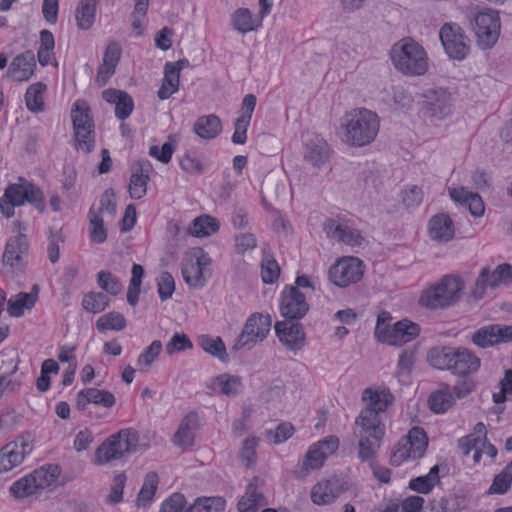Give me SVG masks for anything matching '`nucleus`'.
<instances>
[{"label":"nucleus","instance_id":"obj_1","mask_svg":"<svg viewBox=\"0 0 512 512\" xmlns=\"http://www.w3.org/2000/svg\"><path fill=\"white\" fill-rule=\"evenodd\" d=\"M362 400L368 404L355 419V434L362 440L363 449L373 450L385 434V425L380 413L385 412L392 404L394 396L389 390L366 388L362 393Z\"/></svg>","mask_w":512,"mask_h":512},{"label":"nucleus","instance_id":"obj_2","mask_svg":"<svg viewBox=\"0 0 512 512\" xmlns=\"http://www.w3.org/2000/svg\"><path fill=\"white\" fill-rule=\"evenodd\" d=\"M380 128L378 115L366 108H355L342 118L340 129L342 140L354 147H363L372 143Z\"/></svg>","mask_w":512,"mask_h":512},{"label":"nucleus","instance_id":"obj_3","mask_svg":"<svg viewBox=\"0 0 512 512\" xmlns=\"http://www.w3.org/2000/svg\"><path fill=\"white\" fill-rule=\"evenodd\" d=\"M464 287L459 276L445 275L440 282L422 292L419 304L429 309L447 308L459 301Z\"/></svg>","mask_w":512,"mask_h":512},{"label":"nucleus","instance_id":"obj_4","mask_svg":"<svg viewBox=\"0 0 512 512\" xmlns=\"http://www.w3.org/2000/svg\"><path fill=\"white\" fill-rule=\"evenodd\" d=\"M391 59L395 68L406 75H423L428 69L424 48L410 38L403 39L393 46Z\"/></svg>","mask_w":512,"mask_h":512},{"label":"nucleus","instance_id":"obj_5","mask_svg":"<svg viewBox=\"0 0 512 512\" xmlns=\"http://www.w3.org/2000/svg\"><path fill=\"white\" fill-rule=\"evenodd\" d=\"M139 434L133 428L122 429L107 438L96 450V463L106 464L136 451Z\"/></svg>","mask_w":512,"mask_h":512},{"label":"nucleus","instance_id":"obj_6","mask_svg":"<svg viewBox=\"0 0 512 512\" xmlns=\"http://www.w3.org/2000/svg\"><path fill=\"white\" fill-rule=\"evenodd\" d=\"M75 148L90 153L95 146L94 122L84 101H76L71 111Z\"/></svg>","mask_w":512,"mask_h":512},{"label":"nucleus","instance_id":"obj_7","mask_svg":"<svg viewBox=\"0 0 512 512\" xmlns=\"http://www.w3.org/2000/svg\"><path fill=\"white\" fill-rule=\"evenodd\" d=\"M271 325L272 319L270 315L253 313L246 320L242 332L232 346V350L238 351L242 348L251 349L256 343L262 342L270 332Z\"/></svg>","mask_w":512,"mask_h":512},{"label":"nucleus","instance_id":"obj_8","mask_svg":"<svg viewBox=\"0 0 512 512\" xmlns=\"http://www.w3.org/2000/svg\"><path fill=\"white\" fill-rule=\"evenodd\" d=\"M471 25L477 36L478 45L482 49H488L495 45L501 28L497 11L487 10L477 13Z\"/></svg>","mask_w":512,"mask_h":512},{"label":"nucleus","instance_id":"obj_9","mask_svg":"<svg viewBox=\"0 0 512 512\" xmlns=\"http://www.w3.org/2000/svg\"><path fill=\"white\" fill-rule=\"evenodd\" d=\"M510 282H512V266L510 264H500L493 271L486 266L480 270L471 295L479 300L484 297L488 287L496 288L500 284H509Z\"/></svg>","mask_w":512,"mask_h":512},{"label":"nucleus","instance_id":"obj_10","mask_svg":"<svg viewBox=\"0 0 512 512\" xmlns=\"http://www.w3.org/2000/svg\"><path fill=\"white\" fill-rule=\"evenodd\" d=\"M362 261L356 257H344L329 269L330 281L338 287H347L363 277Z\"/></svg>","mask_w":512,"mask_h":512},{"label":"nucleus","instance_id":"obj_11","mask_svg":"<svg viewBox=\"0 0 512 512\" xmlns=\"http://www.w3.org/2000/svg\"><path fill=\"white\" fill-rule=\"evenodd\" d=\"M424 115L443 120L452 114L454 99L450 92L443 88L429 89L424 93Z\"/></svg>","mask_w":512,"mask_h":512},{"label":"nucleus","instance_id":"obj_12","mask_svg":"<svg viewBox=\"0 0 512 512\" xmlns=\"http://www.w3.org/2000/svg\"><path fill=\"white\" fill-rule=\"evenodd\" d=\"M309 311L306 296L297 287L285 286L281 293L280 313L284 320H300Z\"/></svg>","mask_w":512,"mask_h":512},{"label":"nucleus","instance_id":"obj_13","mask_svg":"<svg viewBox=\"0 0 512 512\" xmlns=\"http://www.w3.org/2000/svg\"><path fill=\"white\" fill-rule=\"evenodd\" d=\"M439 37L447 55L454 60H463L468 52L469 46L462 28L458 24H444L439 32Z\"/></svg>","mask_w":512,"mask_h":512},{"label":"nucleus","instance_id":"obj_14","mask_svg":"<svg viewBox=\"0 0 512 512\" xmlns=\"http://www.w3.org/2000/svg\"><path fill=\"white\" fill-rule=\"evenodd\" d=\"M427 445L428 441L424 429L413 427L409 431L405 443L392 454L391 463L398 466L404 460L420 458L424 454Z\"/></svg>","mask_w":512,"mask_h":512},{"label":"nucleus","instance_id":"obj_15","mask_svg":"<svg viewBox=\"0 0 512 512\" xmlns=\"http://www.w3.org/2000/svg\"><path fill=\"white\" fill-rule=\"evenodd\" d=\"M474 345L489 348L512 341V325L489 324L477 329L471 336Z\"/></svg>","mask_w":512,"mask_h":512},{"label":"nucleus","instance_id":"obj_16","mask_svg":"<svg viewBox=\"0 0 512 512\" xmlns=\"http://www.w3.org/2000/svg\"><path fill=\"white\" fill-rule=\"evenodd\" d=\"M3 196L17 206L27 201L40 212L44 211L45 208L42 191L36 185L27 181L22 184L9 185Z\"/></svg>","mask_w":512,"mask_h":512},{"label":"nucleus","instance_id":"obj_17","mask_svg":"<svg viewBox=\"0 0 512 512\" xmlns=\"http://www.w3.org/2000/svg\"><path fill=\"white\" fill-rule=\"evenodd\" d=\"M420 333V326L408 319H402L382 332L378 341L393 346H401L415 339Z\"/></svg>","mask_w":512,"mask_h":512},{"label":"nucleus","instance_id":"obj_18","mask_svg":"<svg viewBox=\"0 0 512 512\" xmlns=\"http://www.w3.org/2000/svg\"><path fill=\"white\" fill-rule=\"evenodd\" d=\"M279 341L288 349L298 351L305 345V333L299 320H282L275 324Z\"/></svg>","mask_w":512,"mask_h":512},{"label":"nucleus","instance_id":"obj_19","mask_svg":"<svg viewBox=\"0 0 512 512\" xmlns=\"http://www.w3.org/2000/svg\"><path fill=\"white\" fill-rule=\"evenodd\" d=\"M29 243L27 236L20 233L11 237L5 246L2 262L5 268L9 267L11 273L21 271L24 267L23 256L28 253Z\"/></svg>","mask_w":512,"mask_h":512},{"label":"nucleus","instance_id":"obj_20","mask_svg":"<svg viewBox=\"0 0 512 512\" xmlns=\"http://www.w3.org/2000/svg\"><path fill=\"white\" fill-rule=\"evenodd\" d=\"M153 170L151 162L147 159L135 161L131 166L129 193L131 198L139 200L147 193V184Z\"/></svg>","mask_w":512,"mask_h":512},{"label":"nucleus","instance_id":"obj_21","mask_svg":"<svg viewBox=\"0 0 512 512\" xmlns=\"http://www.w3.org/2000/svg\"><path fill=\"white\" fill-rule=\"evenodd\" d=\"M338 447L339 439L336 436H329L312 445L306 453L303 468L305 470L320 468L326 458L334 453Z\"/></svg>","mask_w":512,"mask_h":512},{"label":"nucleus","instance_id":"obj_22","mask_svg":"<svg viewBox=\"0 0 512 512\" xmlns=\"http://www.w3.org/2000/svg\"><path fill=\"white\" fill-rule=\"evenodd\" d=\"M330 157V147L326 140L314 135L306 140L303 150L304 160L313 167L320 168Z\"/></svg>","mask_w":512,"mask_h":512},{"label":"nucleus","instance_id":"obj_23","mask_svg":"<svg viewBox=\"0 0 512 512\" xmlns=\"http://www.w3.org/2000/svg\"><path fill=\"white\" fill-rule=\"evenodd\" d=\"M35 69V55L31 50H26L12 60L7 70V76L11 77L13 81L23 82L34 75Z\"/></svg>","mask_w":512,"mask_h":512},{"label":"nucleus","instance_id":"obj_24","mask_svg":"<svg viewBox=\"0 0 512 512\" xmlns=\"http://www.w3.org/2000/svg\"><path fill=\"white\" fill-rule=\"evenodd\" d=\"M89 403L100 405L104 408H112L116 403V398L108 390L86 388L79 391L76 398L77 409L84 411Z\"/></svg>","mask_w":512,"mask_h":512},{"label":"nucleus","instance_id":"obj_25","mask_svg":"<svg viewBox=\"0 0 512 512\" xmlns=\"http://www.w3.org/2000/svg\"><path fill=\"white\" fill-rule=\"evenodd\" d=\"M481 360L466 347H456L451 373L468 376L480 369Z\"/></svg>","mask_w":512,"mask_h":512},{"label":"nucleus","instance_id":"obj_26","mask_svg":"<svg viewBox=\"0 0 512 512\" xmlns=\"http://www.w3.org/2000/svg\"><path fill=\"white\" fill-rule=\"evenodd\" d=\"M102 98L115 105V116L119 120L127 119L134 109L133 98L126 91L109 88L102 92Z\"/></svg>","mask_w":512,"mask_h":512},{"label":"nucleus","instance_id":"obj_27","mask_svg":"<svg viewBox=\"0 0 512 512\" xmlns=\"http://www.w3.org/2000/svg\"><path fill=\"white\" fill-rule=\"evenodd\" d=\"M448 192L450 197L467 208L472 216L480 217L483 215L485 207L479 194L473 193L465 187L449 188Z\"/></svg>","mask_w":512,"mask_h":512},{"label":"nucleus","instance_id":"obj_28","mask_svg":"<svg viewBox=\"0 0 512 512\" xmlns=\"http://www.w3.org/2000/svg\"><path fill=\"white\" fill-rule=\"evenodd\" d=\"M28 444L23 442L21 447L17 443H8L0 450V473L8 472L24 460Z\"/></svg>","mask_w":512,"mask_h":512},{"label":"nucleus","instance_id":"obj_29","mask_svg":"<svg viewBox=\"0 0 512 512\" xmlns=\"http://www.w3.org/2000/svg\"><path fill=\"white\" fill-rule=\"evenodd\" d=\"M181 62H167L164 66V78L157 92L159 99L166 100L179 89Z\"/></svg>","mask_w":512,"mask_h":512},{"label":"nucleus","instance_id":"obj_30","mask_svg":"<svg viewBox=\"0 0 512 512\" xmlns=\"http://www.w3.org/2000/svg\"><path fill=\"white\" fill-rule=\"evenodd\" d=\"M199 415L195 411L189 412L181 420L178 430L174 434V444L181 447H190L194 443L193 430L198 427Z\"/></svg>","mask_w":512,"mask_h":512},{"label":"nucleus","instance_id":"obj_31","mask_svg":"<svg viewBox=\"0 0 512 512\" xmlns=\"http://www.w3.org/2000/svg\"><path fill=\"white\" fill-rule=\"evenodd\" d=\"M382 441L377 442V446L373 450H365L362 448V440L358 441V457L362 462H367L373 471V475L381 483H389L391 479L390 469L380 466L376 461L377 452L381 446Z\"/></svg>","mask_w":512,"mask_h":512},{"label":"nucleus","instance_id":"obj_32","mask_svg":"<svg viewBox=\"0 0 512 512\" xmlns=\"http://www.w3.org/2000/svg\"><path fill=\"white\" fill-rule=\"evenodd\" d=\"M241 385V377L224 373L213 377L210 382L207 383V388L228 397H235L239 393Z\"/></svg>","mask_w":512,"mask_h":512},{"label":"nucleus","instance_id":"obj_33","mask_svg":"<svg viewBox=\"0 0 512 512\" xmlns=\"http://www.w3.org/2000/svg\"><path fill=\"white\" fill-rule=\"evenodd\" d=\"M430 237L437 241L447 242L454 236V225L447 214H438L429 221Z\"/></svg>","mask_w":512,"mask_h":512},{"label":"nucleus","instance_id":"obj_34","mask_svg":"<svg viewBox=\"0 0 512 512\" xmlns=\"http://www.w3.org/2000/svg\"><path fill=\"white\" fill-rule=\"evenodd\" d=\"M455 350L456 347L451 346L432 347L427 353V361L436 369L448 370L451 372Z\"/></svg>","mask_w":512,"mask_h":512},{"label":"nucleus","instance_id":"obj_35","mask_svg":"<svg viewBox=\"0 0 512 512\" xmlns=\"http://www.w3.org/2000/svg\"><path fill=\"white\" fill-rule=\"evenodd\" d=\"M193 131L202 139H214L221 133L222 123L220 118L214 114L204 115L196 120Z\"/></svg>","mask_w":512,"mask_h":512},{"label":"nucleus","instance_id":"obj_36","mask_svg":"<svg viewBox=\"0 0 512 512\" xmlns=\"http://www.w3.org/2000/svg\"><path fill=\"white\" fill-rule=\"evenodd\" d=\"M38 286L34 285L30 293L21 292L15 299L10 298L7 301V312L12 317H21L25 309L34 307L37 301Z\"/></svg>","mask_w":512,"mask_h":512},{"label":"nucleus","instance_id":"obj_37","mask_svg":"<svg viewBox=\"0 0 512 512\" xmlns=\"http://www.w3.org/2000/svg\"><path fill=\"white\" fill-rule=\"evenodd\" d=\"M430 409L434 413H444L455 403V397L449 385L441 384L440 388L432 392L428 399Z\"/></svg>","mask_w":512,"mask_h":512},{"label":"nucleus","instance_id":"obj_38","mask_svg":"<svg viewBox=\"0 0 512 512\" xmlns=\"http://www.w3.org/2000/svg\"><path fill=\"white\" fill-rule=\"evenodd\" d=\"M99 1L100 0H80L75 14L78 28L88 30L92 27L95 20L96 5Z\"/></svg>","mask_w":512,"mask_h":512},{"label":"nucleus","instance_id":"obj_39","mask_svg":"<svg viewBox=\"0 0 512 512\" xmlns=\"http://www.w3.org/2000/svg\"><path fill=\"white\" fill-rule=\"evenodd\" d=\"M219 230L218 221L209 215H203L193 220L188 231L196 237H206L216 233Z\"/></svg>","mask_w":512,"mask_h":512},{"label":"nucleus","instance_id":"obj_40","mask_svg":"<svg viewBox=\"0 0 512 512\" xmlns=\"http://www.w3.org/2000/svg\"><path fill=\"white\" fill-rule=\"evenodd\" d=\"M199 345L206 353L216 357L220 361H229L225 343L220 337L202 335L199 339Z\"/></svg>","mask_w":512,"mask_h":512},{"label":"nucleus","instance_id":"obj_41","mask_svg":"<svg viewBox=\"0 0 512 512\" xmlns=\"http://www.w3.org/2000/svg\"><path fill=\"white\" fill-rule=\"evenodd\" d=\"M46 85L42 82H37L30 85L25 94V101L27 108L33 112L38 113L44 109V92Z\"/></svg>","mask_w":512,"mask_h":512},{"label":"nucleus","instance_id":"obj_42","mask_svg":"<svg viewBox=\"0 0 512 512\" xmlns=\"http://www.w3.org/2000/svg\"><path fill=\"white\" fill-rule=\"evenodd\" d=\"M39 489L49 488L58 480L60 467L58 465L43 466L31 473Z\"/></svg>","mask_w":512,"mask_h":512},{"label":"nucleus","instance_id":"obj_43","mask_svg":"<svg viewBox=\"0 0 512 512\" xmlns=\"http://www.w3.org/2000/svg\"><path fill=\"white\" fill-rule=\"evenodd\" d=\"M437 483H439V467L435 465L428 474L412 479L409 482V488L418 493L427 494Z\"/></svg>","mask_w":512,"mask_h":512},{"label":"nucleus","instance_id":"obj_44","mask_svg":"<svg viewBox=\"0 0 512 512\" xmlns=\"http://www.w3.org/2000/svg\"><path fill=\"white\" fill-rule=\"evenodd\" d=\"M181 272L184 281L192 288H202L206 283L203 270L192 259L182 264Z\"/></svg>","mask_w":512,"mask_h":512},{"label":"nucleus","instance_id":"obj_45","mask_svg":"<svg viewBox=\"0 0 512 512\" xmlns=\"http://www.w3.org/2000/svg\"><path fill=\"white\" fill-rule=\"evenodd\" d=\"M89 236L92 242L100 244L107 239V230L104 227L103 218L94 208H90L89 213Z\"/></svg>","mask_w":512,"mask_h":512},{"label":"nucleus","instance_id":"obj_46","mask_svg":"<svg viewBox=\"0 0 512 512\" xmlns=\"http://www.w3.org/2000/svg\"><path fill=\"white\" fill-rule=\"evenodd\" d=\"M226 501L223 497H202L190 506V512H224Z\"/></svg>","mask_w":512,"mask_h":512},{"label":"nucleus","instance_id":"obj_47","mask_svg":"<svg viewBox=\"0 0 512 512\" xmlns=\"http://www.w3.org/2000/svg\"><path fill=\"white\" fill-rule=\"evenodd\" d=\"M158 486V475L155 472L146 474L144 483L138 493L137 502L138 506H146L150 503L156 493Z\"/></svg>","mask_w":512,"mask_h":512},{"label":"nucleus","instance_id":"obj_48","mask_svg":"<svg viewBox=\"0 0 512 512\" xmlns=\"http://www.w3.org/2000/svg\"><path fill=\"white\" fill-rule=\"evenodd\" d=\"M231 22L234 29L243 34L256 28L252 13L248 8H238L232 14Z\"/></svg>","mask_w":512,"mask_h":512},{"label":"nucleus","instance_id":"obj_49","mask_svg":"<svg viewBox=\"0 0 512 512\" xmlns=\"http://www.w3.org/2000/svg\"><path fill=\"white\" fill-rule=\"evenodd\" d=\"M96 327L99 331H121L126 327V319L124 315L119 312H109L98 318Z\"/></svg>","mask_w":512,"mask_h":512},{"label":"nucleus","instance_id":"obj_50","mask_svg":"<svg viewBox=\"0 0 512 512\" xmlns=\"http://www.w3.org/2000/svg\"><path fill=\"white\" fill-rule=\"evenodd\" d=\"M109 298L102 292L87 293L82 301L83 308L91 313H100L109 306Z\"/></svg>","mask_w":512,"mask_h":512},{"label":"nucleus","instance_id":"obj_51","mask_svg":"<svg viewBox=\"0 0 512 512\" xmlns=\"http://www.w3.org/2000/svg\"><path fill=\"white\" fill-rule=\"evenodd\" d=\"M163 349L162 342L160 340H154L152 343L145 348V350L139 355L137 364L140 366L141 371H147L158 358Z\"/></svg>","mask_w":512,"mask_h":512},{"label":"nucleus","instance_id":"obj_52","mask_svg":"<svg viewBox=\"0 0 512 512\" xmlns=\"http://www.w3.org/2000/svg\"><path fill=\"white\" fill-rule=\"evenodd\" d=\"M37 490H39V488L31 474L14 482L10 487V493L16 498L27 497L34 494Z\"/></svg>","mask_w":512,"mask_h":512},{"label":"nucleus","instance_id":"obj_53","mask_svg":"<svg viewBox=\"0 0 512 512\" xmlns=\"http://www.w3.org/2000/svg\"><path fill=\"white\" fill-rule=\"evenodd\" d=\"M262 198L264 202L278 200L285 192V186L280 184L273 176H268L262 183Z\"/></svg>","mask_w":512,"mask_h":512},{"label":"nucleus","instance_id":"obj_54","mask_svg":"<svg viewBox=\"0 0 512 512\" xmlns=\"http://www.w3.org/2000/svg\"><path fill=\"white\" fill-rule=\"evenodd\" d=\"M512 473L505 467L499 474H497L488 489V494H505L511 487Z\"/></svg>","mask_w":512,"mask_h":512},{"label":"nucleus","instance_id":"obj_55","mask_svg":"<svg viewBox=\"0 0 512 512\" xmlns=\"http://www.w3.org/2000/svg\"><path fill=\"white\" fill-rule=\"evenodd\" d=\"M97 283L99 287L107 293L116 296L122 290V285L119 280L108 271H100L97 274Z\"/></svg>","mask_w":512,"mask_h":512},{"label":"nucleus","instance_id":"obj_56","mask_svg":"<svg viewBox=\"0 0 512 512\" xmlns=\"http://www.w3.org/2000/svg\"><path fill=\"white\" fill-rule=\"evenodd\" d=\"M335 495L328 483H318L311 490V500L316 505H325L333 502Z\"/></svg>","mask_w":512,"mask_h":512},{"label":"nucleus","instance_id":"obj_57","mask_svg":"<svg viewBox=\"0 0 512 512\" xmlns=\"http://www.w3.org/2000/svg\"><path fill=\"white\" fill-rule=\"evenodd\" d=\"M186 499L181 493H173L161 504L159 512H190Z\"/></svg>","mask_w":512,"mask_h":512},{"label":"nucleus","instance_id":"obj_58","mask_svg":"<svg viewBox=\"0 0 512 512\" xmlns=\"http://www.w3.org/2000/svg\"><path fill=\"white\" fill-rule=\"evenodd\" d=\"M157 291L162 301H166L172 297L175 291V281L169 272L164 271L157 278Z\"/></svg>","mask_w":512,"mask_h":512},{"label":"nucleus","instance_id":"obj_59","mask_svg":"<svg viewBox=\"0 0 512 512\" xmlns=\"http://www.w3.org/2000/svg\"><path fill=\"white\" fill-rule=\"evenodd\" d=\"M257 445L258 439L256 437H248L243 441L240 449V458L246 467H250L256 462Z\"/></svg>","mask_w":512,"mask_h":512},{"label":"nucleus","instance_id":"obj_60","mask_svg":"<svg viewBox=\"0 0 512 512\" xmlns=\"http://www.w3.org/2000/svg\"><path fill=\"white\" fill-rule=\"evenodd\" d=\"M193 343L184 333H175L170 341L166 344V352L168 355L182 352L186 349H192Z\"/></svg>","mask_w":512,"mask_h":512},{"label":"nucleus","instance_id":"obj_61","mask_svg":"<svg viewBox=\"0 0 512 512\" xmlns=\"http://www.w3.org/2000/svg\"><path fill=\"white\" fill-rule=\"evenodd\" d=\"M279 275L280 267L275 259L271 258L262 262L261 276L264 283L273 284L277 281Z\"/></svg>","mask_w":512,"mask_h":512},{"label":"nucleus","instance_id":"obj_62","mask_svg":"<svg viewBox=\"0 0 512 512\" xmlns=\"http://www.w3.org/2000/svg\"><path fill=\"white\" fill-rule=\"evenodd\" d=\"M500 391L493 393V401L501 404L506 401L507 395H512V369L505 371L504 377L499 382Z\"/></svg>","mask_w":512,"mask_h":512},{"label":"nucleus","instance_id":"obj_63","mask_svg":"<svg viewBox=\"0 0 512 512\" xmlns=\"http://www.w3.org/2000/svg\"><path fill=\"white\" fill-rule=\"evenodd\" d=\"M126 482L125 474H117L114 477L113 485L111 487L110 493L107 496V501L113 504L120 503L123 499V490Z\"/></svg>","mask_w":512,"mask_h":512},{"label":"nucleus","instance_id":"obj_64","mask_svg":"<svg viewBox=\"0 0 512 512\" xmlns=\"http://www.w3.org/2000/svg\"><path fill=\"white\" fill-rule=\"evenodd\" d=\"M174 150L175 146L171 142H165L161 149L156 145L151 146L149 149V155L156 158L158 161L167 164L170 162Z\"/></svg>","mask_w":512,"mask_h":512}]
</instances>
